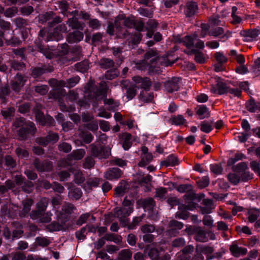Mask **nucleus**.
Wrapping results in <instances>:
<instances>
[{
  "label": "nucleus",
  "mask_w": 260,
  "mask_h": 260,
  "mask_svg": "<svg viewBox=\"0 0 260 260\" xmlns=\"http://www.w3.org/2000/svg\"><path fill=\"white\" fill-rule=\"evenodd\" d=\"M233 173L229 174L228 179L233 184L236 185L240 181L246 182L253 178V174L248 171L246 162H242L233 167Z\"/></svg>",
  "instance_id": "f257e3e1"
},
{
  "label": "nucleus",
  "mask_w": 260,
  "mask_h": 260,
  "mask_svg": "<svg viewBox=\"0 0 260 260\" xmlns=\"http://www.w3.org/2000/svg\"><path fill=\"white\" fill-rule=\"evenodd\" d=\"M159 59L157 52L154 50H150L145 55V59L136 63L135 68L139 70L144 71L149 69L150 61H154Z\"/></svg>",
  "instance_id": "f03ea898"
},
{
  "label": "nucleus",
  "mask_w": 260,
  "mask_h": 260,
  "mask_svg": "<svg viewBox=\"0 0 260 260\" xmlns=\"http://www.w3.org/2000/svg\"><path fill=\"white\" fill-rule=\"evenodd\" d=\"M91 154L99 159H106L111 155V148L109 147H97L94 144L89 146Z\"/></svg>",
  "instance_id": "7ed1b4c3"
},
{
  "label": "nucleus",
  "mask_w": 260,
  "mask_h": 260,
  "mask_svg": "<svg viewBox=\"0 0 260 260\" xmlns=\"http://www.w3.org/2000/svg\"><path fill=\"white\" fill-rule=\"evenodd\" d=\"M52 214L50 212L44 213V211H32L30 216L31 219L41 223H47L51 221Z\"/></svg>",
  "instance_id": "20e7f679"
},
{
  "label": "nucleus",
  "mask_w": 260,
  "mask_h": 260,
  "mask_svg": "<svg viewBox=\"0 0 260 260\" xmlns=\"http://www.w3.org/2000/svg\"><path fill=\"white\" fill-rule=\"evenodd\" d=\"M75 209L74 205L70 203H65L62 207V212L59 213L58 218L61 223H65L70 218L71 214Z\"/></svg>",
  "instance_id": "39448f33"
},
{
  "label": "nucleus",
  "mask_w": 260,
  "mask_h": 260,
  "mask_svg": "<svg viewBox=\"0 0 260 260\" xmlns=\"http://www.w3.org/2000/svg\"><path fill=\"white\" fill-rule=\"evenodd\" d=\"M194 208H195V205L193 203L188 205L183 204L180 205L178 207L179 211L175 214V217L182 219H187L189 217V213L187 210H192Z\"/></svg>",
  "instance_id": "423d86ee"
},
{
  "label": "nucleus",
  "mask_w": 260,
  "mask_h": 260,
  "mask_svg": "<svg viewBox=\"0 0 260 260\" xmlns=\"http://www.w3.org/2000/svg\"><path fill=\"white\" fill-rule=\"evenodd\" d=\"M123 36L126 40V43L130 47L139 43L142 38V35L140 32H137L133 35L125 31L123 34Z\"/></svg>",
  "instance_id": "0eeeda50"
},
{
  "label": "nucleus",
  "mask_w": 260,
  "mask_h": 260,
  "mask_svg": "<svg viewBox=\"0 0 260 260\" xmlns=\"http://www.w3.org/2000/svg\"><path fill=\"white\" fill-rule=\"evenodd\" d=\"M133 80L138 85V87L143 89V90L148 91L151 86V82L148 77L142 78L139 76H135L133 78Z\"/></svg>",
  "instance_id": "6e6552de"
},
{
  "label": "nucleus",
  "mask_w": 260,
  "mask_h": 260,
  "mask_svg": "<svg viewBox=\"0 0 260 260\" xmlns=\"http://www.w3.org/2000/svg\"><path fill=\"white\" fill-rule=\"evenodd\" d=\"M33 165L38 171L41 172L50 171L53 168V165L50 161L42 162L38 158L35 159Z\"/></svg>",
  "instance_id": "1a4fd4ad"
},
{
  "label": "nucleus",
  "mask_w": 260,
  "mask_h": 260,
  "mask_svg": "<svg viewBox=\"0 0 260 260\" xmlns=\"http://www.w3.org/2000/svg\"><path fill=\"white\" fill-rule=\"evenodd\" d=\"M179 78L173 77L164 83V86L168 92L172 93L179 89Z\"/></svg>",
  "instance_id": "9d476101"
},
{
  "label": "nucleus",
  "mask_w": 260,
  "mask_h": 260,
  "mask_svg": "<svg viewBox=\"0 0 260 260\" xmlns=\"http://www.w3.org/2000/svg\"><path fill=\"white\" fill-rule=\"evenodd\" d=\"M121 175L122 171L119 168H109L104 173V177L107 180H112L120 178Z\"/></svg>",
  "instance_id": "9b49d317"
},
{
  "label": "nucleus",
  "mask_w": 260,
  "mask_h": 260,
  "mask_svg": "<svg viewBox=\"0 0 260 260\" xmlns=\"http://www.w3.org/2000/svg\"><path fill=\"white\" fill-rule=\"evenodd\" d=\"M229 89V88L225 83L221 80H219L217 81L216 85L212 86L211 91L214 93L223 94L228 93Z\"/></svg>",
  "instance_id": "f8f14e48"
},
{
  "label": "nucleus",
  "mask_w": 260,
  "mask_h": 260,
  "mask_svg": "<svg viewBox=\"0 0 260 260\" xmlns=\"http://www.w3.org/2000/svg\"><path fill=\"white\" fill-rule=\"evenodd\" d=\"M240 35L244 38V41L251 42L254 41L258 35V30L256 29L241 30Z\"/></svg>",
  "instance_id": "ddd939ff"
},
{
  "label": "nucleus",
  "mask_w": 260,
  "mask_h": 260,
  "mask_svg": "<svg viewBox=\"0 0 260 260\" xmlns=\"http://www.w3.org/2000/svg\"><path fill=\"white\" fill-rule=\"evenodd\" d=\"M25 81L23 77L17 74L12 81V89L16 92H19L20 88L24 85Z\"/></svg>",
  "instance_id": "4468645a"
},
{
  "label": "nucleus",
  "mask_w": 260,
  "mask_h": 260,
  "mask_svg": "<svg viewBox=\"0 0 260 260\" xmlns=\"http://www.w3.org/2000/svg\"><path fill=\"white\" fill-rule=\"evenodd\" d=\"M84 35L80 31H75L68 34L67 39L69 43H74L81 41L83 39Z\"/></svg>",
  "instance_id": "2eb2a0df"
},
{
  "label": "nucleus",
  "mask_w": 260,
  "mask_h": 260,
  "mask_svg": "<svg viewBox=\"0 0 260 260\" xmlns=\"http://www.w3.org/2000/svg\"><path fill=\"white\" fill-rule=\"evenodd\" d=\"M13 125L16 128H18V127L21 128V127H24L25 126H29V127L30 128L32 129V131H33V132L36 129L35 124L33 122H30V121H28V122H26L25 121V119L22 117L16 119V120L14 121V122L13 123Z\"/></svg>",
  "instance_id": "dca6fc26"
},
{
  "label": "nucleus",
  "mask_w": 260,
  "mask_h": 260,
  "mask_svg": "<svg viewBox=\"0 0 260 260\" xmlns=\"http://www.w3.org/2000/svg\"><path fill=\"white\" fill-rule=\"evenodd\" d=\"M230 250L233 255L235 257L244 255L247 252L246 248L239 247L236 244H233L230 247Z\"/></svg>",
  "instance_id": "f3484780"
},
{
  "label": "nucleus",
  "mask_w": 260,
  "mask_h": 260,
  "mask_svg": "<svg viewBox=\"0 0 260 260\" xmlns=\"http://www.w3.org/2000/svg\"><path fill=\"white\" fill-rule=\"evenodd\" d=\"M203 207H201V210L203 214H209L211 213L213 209L214 208L213 202L211 200L206 199L203 200Z\"/></svg>",
  "instance_id": "a211bd4d"
},
{
  "label": "nucleus",
  "mask_w": 260,
  "mask_h": 260,
  "mask_svg": "<svg viewBox=\"0 0 260 260\" xmlns=\"http://www.w3.org/2000/svg\"><path fill=\"white\" fill-rule=\"evenodd\" d=\"M198 7L197 4L192 2H188L186 4L185 14L186 16L190 17L194 15L198 11Z\"/></svg>",
  "instance_id": "6ab92c4d"
},
{
  "label": "nucleus",
  "mask_w": 260,
  "mask_h": 260,
  "mask_svg": "<svg viewBox=\"0 0 260 260\" xmlns=\"http://www.w3.org/2000/svg\"><path fill=\"white\" fill-rule=\"evenodd\" d=\"M12 227L15 229L13 231V238H19L22 237L23 231L22 230V225L18 222H13L11 224Z\"/></svg>",
  "instance_id": "aec40b11"
},
{
  "label": "nucleus",
  "mask_w": 260,
  "mask_h": 260,
  "mask_svg": "<svg viewBox=\"0 0 260 260\" xmlns=\"http://www.w3.org/2000/svg\"><path fill=\"white\" fill-rule=\"evenodd\" d=\"M194 234V239L196 241L200 242H205L208 241L206 232L201 228H197Z\"/></svg>",
  "instance_id": "412c9836"
},
{
  "label": "nucleus",
  "mask_w": 260,
  "mask_h": 260,
  "mask_svg": "<svg viewBox=\"0 0 260 260\" xmlns=\"http://www.w3.org/2000/svg\"><path fill=\"white\" fill-rule=\"evenodd\" d=\"M85 154V151L83 149H79L73 151L70 154L68 155V159L69 160L73 159L80 160Z\"/></svg>",
  "instance_id": "4be33fe9"
},
{
  "label": "nucleus",
  "mask_w": 260,
  "mask_h": 260,
  "mask_svg": "<svg viewBox=\"0 0 260 260\" xmlns=\"http://www.w3.org/2000/svg\"><path fill=\"white\" fill-rule=\"evenodd\" d=\"M32 204L33 201L31 199H26L23 201V209L21 211L20 215L23 216H25L30 211Z\"/></svg>",
  "instance_id": "5701e85b"
},
{
  "label": "nucleus",
  "mask_w": 260,
  "mask_h": 260,
  "mask_svg": "<svg viewBox=\"0 0 260 260\" xmlns=\"http://www.w3.org/2000/svg\"><path fill=\"white\" fill-rule=\"evenodd\" d=\"M214 251V248L211 246L204 245H197L196 246V251L200 252L206 255L211 254Z\"/></svg>",
  "instance_id": "b1692460"
},
{
  "label": "nucleus",
  "mask_w": 260,
  "mask_h": 260,
  "mask_svg": "<svg viewBox=\"0 0 260 260\" xmlns=\"http://www.w3.org/2000/svg\"><path fill=\"white\" fill-rule=\"evenodd\" d=\"M128 188V185L124 181L120 182L119 185L115 188V193L119 197L124 195Z\"/></svg>",
  "instance_id": "393cba45"
},
{
  "label": "nucleus",
  "mask_w": 260,
  "mask_h": 260,
  "mask_svg": "<svg viewBox=\"0 0 260 260\" xmlns=\"http://www.w3.org/2000/svg\"><path fill=\"white\" fill-rule=\"evenodd\" d=\"M82 195L81 190L77 187H73L71 188L68 193L69 198L73 200H77L79 199Z\"/></svg>",
  "instance_id": "a878e982"
},
{
  "label": "nucleus",
  "mask_w": 260,
  "mask_h": 260,
  "mask_svg": "<svg viewBox=\"0 0 260 260\" xmlns=\"http://www.w3.org/2000/svg\"><path fill=\"white\" fill-rule=\"evenodd\" d=\"M149 249V246L147 245L144 250V252L147 253L148 252V256L151 259V260H161L159 256V253L158 250L156 248H151Z\"/></svg>",
  "instance_id": "bb28decb"
},
{
  "label": "nucleus",
  "mask_w": 260,
  "mask_h": 260,
  "mask_svg": "<svg viewBox=\"0 0 260 260\" xmlns=\"http://www.w3.org/2000/svg\"><path fill=\"white\" fill-rule=\"evenodd\" d=\"M67 24L73 29L83 30L84 27V23L79 22L76 18L69 19L67 21Z\"/></svg>",
  "instance_id": "cd10ccee"
},
{
  "label": "nucleus",
  "mask_w": 260,
  "mask_h": 260,
  "mask_svg": "<svg viewBox=\"0 0 260 260\" xmlns=\"http://www.w3.org/2000/svg\"><path fill=\"white\" fill-rule=\"evenodd\" d=\"M132 257V252L129 249L121 250L115 260H131Z\"/></svg>",
  "instance_id": "c85d7f7f"
},
{
  "label": "nucleus",
  "mask_w": 260,
  "mask_h": 260,
  "mask_svg": "<svg viewBox=\"0 0 260 260\" xmlns=\"http://www.w3.org/2000/svg\"><path fill=\"white\" fill-rule=\"evenodd\" d=\"M196 35L192 37L185 36L184 38L181 39L180 42L182 43L183 45L185 46L188 48H190L194 46L196 42Z\"/></svg>",
  "instance_id": "c756f323"
},
{
  "label": "nucleus",
  "mask_w": 260,
  "mask_h": 260,
  "mask_svg": "<svg viewBox=\"0 0 260 260\" xmlns=\"http://www.w3.org/2000/svg\"><path fill=\"white\" fill-rule=\"evenodd\" d=\"M15 112V108L13 107H10L3 108L1 110V114L5 119H11L12 117L14 116Z\"/></svg>",
  "instance_id": "7c9ffc66"
},
{
  "label": "nucleus",
  "mask_w": 260,
  "mask_h": 260,
  "mask_svg": "<svg viewBox=\"0 0 260 260\" xmlns=\"http://www.w3.org/2000/svg\"><path fill=\"white\" fill-rule=\"evenodd\" d=\"M139 99L144 102H151L152 101L154 96L153 93H148L147 91L142 90L139 96Z\"/></svg>",
  "instance_id": "2f4dec72"
},
{
  "label": "nucleus",
  "mask_w": 260,
  "mask_h": 260,
  "mask_svg": "<svg viewBox=\"0 0 260 260\" xmlns=\"http://www.w3.org/2000/svg\"><path fill=\"white\" fill-rule=\"evenodd\" d=\"M172 124L180 125L184 123L185 119L181 115H174L169 120Z\"/></svg>",
  "instance_id": "473e14b6"
},
{
  "label": "nucleus",
  "mask_w": 260,
  "mask_h": 260,
  "mask_svg": "<svg viewBox=\"0 0 260 260\" xmlns=\"http://www.w3.org/2000/svg\"><path fill=\"white\" fill-rule=\"evenodd\" d=\"M114 62L113 60L107 58H103L100 61V67L104 69H108L114 67Z\"/></svg>",
  "instance_id": "72a5a7b5"
},
{
  "label": "nucleus",
  "mask_w": 260,
  "mask_h": 260,
  "mask_svg": "<svg viewBox=\"0 0 260 260\" xmlns=\"http://www.w3.org/2000/svg\"><path fill=\"white\" fill-rule=\"evenodd\" d=\"M49 199L43 198L37 204V210L36 211H45L48 205Z\"/></svg>",
  "instance_id": "f704fd0d"
},
{
  "label": "nucleus",
  "mask_w": 260,
  "mask_h": 260,
  "mask_svg": "<svg viewBox=\"0 0 260 260\" xmlns=\"http://www.w3.org/2000/svg\"><path fill=\"white\" fill-rule=\"evenodd\" d=\"M133 211V208L131 207H123L117 211L116 215L121 217L128 216Z\"/></svg>",
  "instance_id": "c9c22d12"
},
{
  "label": "nucleus",
  "mask_w": 260,
  "mask_h": 260,
  "mask_svg": "<svg viewBox=\"0 0 260 260\" xmlns=\"http://www.w3.org/2000/svg\"><path fill=\"white\" fill-rule=\"evenodd\" d=\"M35 131L36 129L33 132L32 129L30 128L29 126H25L24 127L20 128L19 129L18 132V134L21 139H23L26 138L27 134L31 133L32 135H33L35 133Z\"/></svg>",
  "instance_id": "e433bc0d"
},
{
  "label": "nucleus",
  "mask_w": 260,
  "mask_h": 260,
  "mask_svg": "<svg viewBox=\"0 0 260 260\" xmlns=\"http://www.w3.org/2000/svg\"><path fill=\"white\" fill-rule=\"evenodd\" d=\"M79 136L86 144L90 143L93 140L92 135L89 132L80 131L79 133Z\"/></svg>",
  "instance_id": "4c0bfd02"
},
{
  "label": "nucleus",
  "mask_w": 260,
  "mask_h": 260,
  "mask_svg": "<svg viewBox=\"0 0 260 260\" xmlns=\"http://www.w3.org/2000/svg\"><path fill=\"white\" fill-rule=\"evenodd\" d=\"M132 137L130 134H125L122 143V147L125 150H128L132 145Z\"/></svg>",
  "instance_id": "58836bf2"
},
{
  "label": "nucleus",
  "mask_w": 260,
  "mask_h": 260,
  "mask_svg": "<svg viewBox=\"0 0 260 260\" xmlns=\"http://www.w3.org/2000/svg\"><path fill=\"white\" fill-rule=\"evenodd\" d=\"M153 158L151 153H148L142 155V159L139 163L140 167H144L149 164Z\"/></svg>",
  "instance_id": "ea45409f"
},
{
  "label": "nucleus",
  "mask_w": 260,
  "mask_h": 260,
  "mask_svg": "<svg viewBox=\"0 0 260 260\" xmlns=\"http://www.w3.org/2000/svg\"><path fill=\"white\" fill-rule=\"evenodd\" d=\"M62 38V36L59 31H55V29H54L52 32H50L47 37V41H58Z\"/></svg>",
  "instance_id": "a19ab883"
},
{
  "label": "nucleus",
  "mask_w": 260,
  "mask_h": 260,
  "mask_svg": "<svg viewBox=\"0 0 260 260\" xmlns=\"http://www.w3.org/2000/svg\"><path fill=\"white\" fill-rule=\"evenodd\" d=\"M80 78L76 76L64 81L63 87L72 88L74 87L79 81Z\"/></svg>",
  "instance_id": "79ce46f5"
},
{
  "label": "nucleus",
  "mask_w": 260,
  "mask_h": 260,
  "mask_svg": "<svg viewBox=\"0 0 260 260\" xmlns=\"http://www.w3.org/2000/svg\"><path fill=\"white\" fill-rule=\"evenodd\" d=\"M142 204L144 209L152 210L155 206V202L152 198H150L144 200L142 202Z\"/></svg>",
  "instance_id": "37998d69"
},
{
  "label": "nucleus",
  "mask_w": 260,
  "mask_h": 260,
  "mask_svg": "<svg viewBox=\"0 0 260 260\" xmlns=\"http://www.w3.org/2000/svg\"><path fill=\"white\" fill-rule=\"evenodd\" d=\"M197 114L201 119H204L209 116L208 108L205 106H201L197 110Z\"/></svg>",
  "instance_id": "c03bdc74"
},
{
  "label": "nucleus",
  "mask_w": 260,
  "mask_h": 260,
  "mask_svg": "<svg viewBox=\"0 0 260 260\" xmlns=\"http://www.w3.org/2000/svg\"><path fill=\"white\" fill-rule=\"evenodd\" d=\"M156 61L157 60L154 61H150L148 69L149 73L150 74H158L160 72V68L156 65Z\"/></svg>",
  "instance_id": "a18cd8bd"
},
{
  "label": "nucleus",
  "mask_w": 260,
  "mask_h": 260,
  "mask_svg": "<svg viewBox=\"0 0 260 260\" xmlns=\"http://www.w3.org/2000/svg\"><path fill=\"white\" fill-rule=\"evenodd\" d=\"M248 214L249 215L248 219L251 222H254L259 215V211L256 209H250Z\"/></svg>",
  "instance_id": "49530a36"
},
{
  "label": "nucleus",
  "mask_w": 260,
  "mask_h": 260,
  "mask_svg": "<svg viewBox=\"0 0 260 260\" xmlns=\"http://www.w3.org/2000/svg\"><path fill=\"white\" fill-rule=\"evenodd\" d=\"M136 93V86L135 85H132L127 88L126 96L128 100H130L134 98Z\"/></svg>",
  "instance_id": "de8ad7c7"
},
{
  "label": "nucleus",
  "mask_w": 260,
  "mask_h": 260,
  "mask_svg": "<svg viewBox=\"0 0 260 260\" xmlns=\"http://www.w3.org/2000/svg\"><path fill=\"white\" fill-rule=\"evenodd\" d=\"M109 163L111 165H116L120 167L126 166V161L121 158L114 157L109 160Z\"/></svg>",
  "instance_id": "09e8293b"
},
{
  "label": "nucleus",
  "mask_w": 260,
  "mask_h": 260,
  "mask_svg": "<svg viewBox=\"0 0 260 260\" xmlns=\"http://www.w3.org/2000/svg\"><path fill=\"white\" fill-rule=\"evenodd\" d=\"M5 165L8 169H12L16 167V161L10 155H7L5 157Z\"/></svg>",
  "instance_id": "8fccbe9b"
},
{
  "label": "nucleus",
  "mask_w": 260,
  "mask_h": 260,
  "mask_svg": "<svg viewBox=\"0 0 260 260\" xmlns=\"http://www.w3.org/2000/svg\"><path fill=\"white\" fill-rule=\"evenodd\" d=\"M166 166H174L179 164L178 158L172 155H169L165 162Z\"/></svg>",
  "instance_id": "3c124183"
},
{
  "label": "nucleus",
  "mask_w": 260,
  "mask_h": 260,
  "mask_svg": "<svg viewBox=\"0 0 260 260\" xmlns=\"http://www.w3.org/2000/svg\"><path fill=\"white\" fill-rule=\"evenodd\" d=\"M224 33V29L220 27H217L211 29L208 34L209 36L214 37H218Z\"/></svg>",
  "instance_id": "603ef678"
},
{
  "label": "nucleus",
  "mask_w": 260,
  "mask_h": 260,
  "mask_svg": "<svg viewBox=\"0 0 260 260\" xmlns=\"http://www.w3.org/2000/svg\"><path fill=\"white\" fill-rule=\"evenodd\" d=\"M6 185L7 187L8 190L11 189L12 191L15 193H17L19 192V188L16 184L13 181L11 180H7L5 182Z\"/></svg>",
  "instance_id": "864d4df0"
},
{
  "label": "nucleus",
  "mask_w": 260,
  "mask_h": 260,
  "mask_svg": "<svg viewBox=\"0 0 260 260\" xmlns=\"http://www.w3.org/2000/svg\"><path fill=\"white\" fill-rule=\"evenodd\" d=\"M210 170L211 172L216 174H221L223 169L220 164H213L210 165Z\"/></svg>",
  "instance_id": "5fc2aeb1"
},
{
  "label": "nucleus",
  "mask_w": 260,
  "mask_h": 260,
  "mask_svg": "<svg viewBox=\"0 0 260 260\" xmlns=\"http://www.w3.org/2000/svg\"><path fill=\"white\" fill-rule=\"evenodd\" d=\"M58 148L60 151H62L64 153H68L71 150L72 146L70 144L62 142L59 144Z\"/></svg>",
  "instance_id": "6e6d98bb"
},
{
  "label": "nucleus",
  "mask_w": 260,
  "mask_h": 260,
  "mask_svg": "<svg viewBox=\"0 0 260 260\" xmlns=\"http://www.w3.org/2000/svg\"><path fill=\"white\" fill-rule=\"evenodd\" d=\"M104 103L105 105L109 106V109L111 110H114L119 106V103L114 101L112 99L105 98L104 100Z\"/></svg>",
  "instance_id": "4d7b16f0"
},
{
  "label": "nucleus",
  "mask_w": 260,
  "mask_h": 260,
  "mask_svg": "<svg viewBox=\"0 0 260 260\" xmlns=\"http://www.w3.org/2000/svg\"><path fill=\"white\" fill-rule=\"evenodd\" d=\"M49 84L52 87L59 88L60 87H63L64 84V81H58L55 79H51L49 80Z\"/></svg>",
  "instance_id": "13d9d810"
},
{
  "label": "nucleus",
  "mask_w": 260,
  "mask_h": 260,
  "mask_svg": "<svg viewBox=\"0 0 260 260\" xmlns=\"http://www.w3.org/2000/svg\"><path fill=\"white\" fill-rule=\"evenodd\" d=\"M75 67L77 71L84 72L88 69V63L87 61H83L76 64Z\"/></svg>",
  "instance_id": "bf43d9fd"
},
{
  "label": "nucleus",
  "mask_w": 260,
  "mask_h": 260,
  "mask_svg": "<svg viewBox=\"0 0 260 260\" xmlns=\"http://www.w3.org/2000/svg\"><path fill=\"white\" fill-rule=\"evenodd\" d=\"M94 165V160L91 156H87L83 163V167L85 169H90Z\"/></svg>",
  "instance_id": "052dcab7"
},
{
  "label": "nucleus",
  "mask_w": 260,
  "mask_h": 260,
  "mask_svg": "<svg viewBox=\"0 0 260 260\" xmlns=\"http://www.w3.org/2000/svg\"><path fill=\"white\" fill-rule=\"evenodd\" d=\"M212 129V124L207 121H203L201 124V130L206 133H209Z\"/></svg>",
  "instance_id": "680f3d73"
},
{
  "label": "nucleus",
  "mask_w": 260,
  "mask_h": 260,
  "mask_svg": "<svg viewBox=\"0 0 260 260\" xmlns=\"http://www.w3.org/2000/svg\"><path fill=\"white\" fill-rule=\"evenodd\" d=\"M118 74V72L116 69L113 70L107 71L105 74V77L106 79L112 80L116 78Z\"/></svg>",
  "instance_id": "e2e57ef3"
},
{
  "label": "nucleus",
  "mask_w": 260,
  "mask_h": 260,
  "mask_svg": "<svg viewBox=\"0 0 260 260\" xmlns=\"http://www.w3.org/2000/svg\"><path fill=\"white\" fill-rule=\"evenodd\" d=\"M194 60L197 63H203L205 61V57L204 54L197 50L194 54Z\"/></svg>",
  "instance_id": "0e129e2a"
},
{
  "label": "nucleus",
  "mask_w": 260,
  "mask_h": 260,
  "mask_svg": "<svg viewBox=\"0 0 260 260\" xmlns=\"http://www.w3.org/2000/svg\"><path fill=\"white\" fill-rule=\"evenodd\" d=\"M35 115L36 119L39 121L42 125H44L46 123V118L44 114L39 110L35 111Z\"/></svg>",
  "instance_id": "69168bd1"
},
{
  "label": "nucleus",
  "mask_w": 260,
  "mask_h": 260,
  "mask_svg": "<svg viewBox=\"0 0 260 260\" xmlns=\"http://www.w3.org/2000/svg\"><path fill=\"white\" fill-rule=\"evenodd\" d=\"M155 226L152 224H145L141 228V231L145 234L151 233L154 232Z\"/></svg>",
  "instance_id": "338daca9"
},
{
  "label": "nucleus",
  "mask_w": 260,
  "mask_h": 260,
  "mask_svg": "<svg viewBox=\"0 0 260 260\" xmlns=\"http://www.w3.org/2000/svg\"><path fill=\"white\" fill-rule=\"evenodd\" d=\"M14 21L16 26L20 28L25 27L28 24L26 20L21 17L16 18Z\"/></svg>",
  "instance_id": "774afa93"
}]
</instances>
